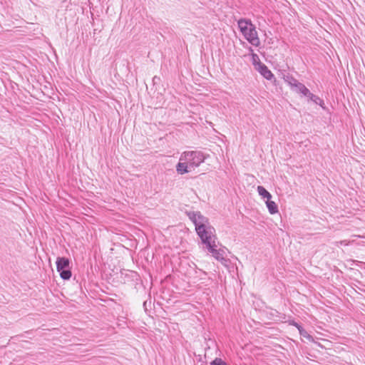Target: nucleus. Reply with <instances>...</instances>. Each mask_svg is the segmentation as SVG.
<instances>
[{"mask_svg": "<svg viewBox=\"0 0 365 365\" xmlns=\"http://www.w3.org/2000/svg\"><path fill=\"white\" fill-rule=\"evenodd\" d=\"M237 24L240 31L242 33L246 40L252 45L258 46L260 43V41L258 38L255 26L252 24L251 20L240 19Z\"/></svg>", "mask_w": 365, "mask_h": 365, "instance_id": "1", "label": "nucleus"}, {"mask_svg": "<svg viewBox=\"0 0 365 365\" xmlns=\"http://www.w3.org/2000/svg\"><path fill=\"white\" fill-rule=\"evenodd\" d=\"M180 160L186 161L191 168H195L205 161V155L199 150L185 151L181 154Z\"/></svg>", "mask_w": 365, "mask_h": 365, "instance_id": "2", "label": "nucleus"}, {"mask_svg": "<svg viewBox=\"0 0 365 365\" xmlns=\"http://www.w3.org/2000/svg\"><path fill=\"white\" fill-rule=\"evenodd\" d=\"M195 231L202 245L205 246V248H211V245H212L217 239L215 229L212 225L206 227H202V226L200 225L199 229H196Z\"/></svg>", "mask_w": 365, "mask_h": 365, "instance_id": "3", "label": "nucleus"}, {"mask_svg": "<svg viewBox=\"0 0 365 365\" xmlns=\"http://www.w3.org/2000/svg\"><path fill=\"white\" fill-rule=\"evenodd\" d=\"M56 269L60 277L64 280H68L71 277L70 269V260L65 257H58L56 259Z\"/></svg>", "mask_w": 365, "mask_h": 365, "instance_id": "4", "label": "nucleus"}, {"mask_svg": "<svg viewBox=\"0 0 365 365\" xmlns=\"http://www.w3.org/2000/svg\"><path fill=\"white\" fill-rule=\"evenodd\" d=\"M189 219L193 222L196 229H199L201 225L202 227H206L211 225L209 220L202 215L200 212H187Z\"/></svg>", "mask_w": 365, "mask_h": 365, "instance_id": "5", "label": "nucleus"}, {"mask_svg": "<svg viewBox=\"0 0 365 365\" xmlns=\"http://www.w3.org/2000/svg\"><path fill=\"white\" fill-rule=\"evenodd\" d=\"M207 251L212 255L213 257H215L216 259L219 261H222L225 259L224 255L225 252L222 249H217V245L215 244V242L211 245L210 247L206 248Z\"/></svg>", "mask_w": 365, "mask_h": 365, "instance_id": "6", "label": "nucleus"}, {"mask_svg": "<svg viewBox=\"0 0 365 365\" xmlns=\"http://www.w3.org/2000/svg\"><path fill=\"white\" fill-rule=\"evenodd\" d=\"M256 70L267 80L271 81L274 78V74L264 63H259Z\"/></svg>", "mask_w": 365, "mask_h": 365, "instance_id": "7", "label": "nucleus"}, {"mask_svg": "<svg viewBox=\"0 0 365 365\" xmlns=\"http://www.w3.org/2000/svg\"><path fill=\"white\" fill-rule=\"evenodd\" d=\"M176 171L180 175L188 173L190 171L191 168L189 166L186 161H179L176 165Z\"/></svg>", "mask_w": 365, "mask_h": 365, "instance_id": "8", "label": "nucleus"}, {"mask_svg": "<svg viewBox=\"0 0 365 365\" xmlns=\"http://www.w3.org/2000/svg\"><path fill=\"white\" fill-rule=\"evenodd\" d=\"M283 79L290 86L291 88L294 87L298 81L294 77H293L292 75L289 73L283 74Z\"/></svg>", "mask_w": 365, "mask_h": 365, "instance_id": "9", "label": "nucleus"}, {"mask_svg": "<svg viewBox=\"0 0 365 365\" xmlns=\"http://www.w3.org/2000/svg\"><path fill=\"white\" fill-rule=\"evenodd\" d=\"M267 207L271 215H274L278 212V207L277 204L270 200L266 201Z\"/></svg>", "mask_w": 365, "mask_h": 365, "instance_id": "10", "label": "nucleus"}, {"mask_svg": "<svg viewBox=\"0 0 365 365\" xmlns=\"http://www.w3.org/2000/svg\"><path fill=\"white\" fill-rule=\"evenodd\" d=\"M257 192L262 198H266L267 200L272 198V195L263 186L259 185Z\"/></svg>", "mask_w": 365, "mask_h": 365, "instance_id": "11", "label": "nucleus"}, {"mask_svg": "<svg viewBox=\"0 0 365 365\" xmlns=\"http://www.w3.org/2000/svg\"><path fill=\"white\" fill-rule=\"evenodd\" d=\"M309 98L312 101H313L314 103L320 106L322 108H325L324 101L322 98H320L319 96L312 93L310 95V96L309 97Z\"/></svg>", "mask_w": 365, "mask_h": 365, "instance_id": "12", "label": "nucleus"}, {"mask_svg": "<svg viewBox=\"0 0 365 365\" xmlns=\"http://www.w3.org/2000/svg\"><path fill=\"white\" fill-rule=\"evenodd\" d=\"M249 50L252 52V54H251L252 62V64L255 66V68L256 70L257 67L258 66V64L259 63H262L260 61V59H259L258 55L255 53H253V50H252V47H250Z\"/></svg>", "mask_w": 365, "mask_h": 365, "instance_id": "13", "label": "nucleus"}, {"mask_svg": "<svg viewBox=\"0 0 365 365\" xmlns=\"http://www.w3.org/2000/svg\"><path fill=\"white\" fill-rule=\"evenodd\" d=\"M210 365H228L225 361H223L221 358H215L213 361L210 362Z\"/></svg>", "mask_w": 365, "mask_h": 365, "instance_id": "14", "label": "nucleus"}, {"mask_svg": "<svg viewBox=\"0 0 365 365\" xmlns=\"http://www.w3.org/2000/svg\"><path fill=\"white\" fill-rule=\"evenodd\" d=\"M301 86L302 87H304V85L299 81H297V83H296V86H294V87H292L291 89L297 93H299L302 91V88H301Z\"/></svg>", "mask_w": 365, "mask_h": 365, "instance_id": "15", "label": "nucleus"}, {"mask_svg": "<svg viewBox=\"0 0 365 365\" xmlns=\"http://www.w3.org/2000/svg\"><path fill=\"white\" fill-rule=\"evenodd\" d=\"M302 91L299 93L302 94L304 96L309 97L312 93L310 91L304 86V87H302Z\"/></svg>", "mask_w": 365, "mask_h": 365, "instance_id": "16", "label": "nucleus"}, {"mask_svg": "<svg viewBox=\"0 0 365 365\" xmlns=\"http://www.w3.org/2000/svg\"><path fill=\"white\" fill-rule=\"evenodd\" d=\"M290 324L294 326L296 328H297V329L299 330V331L302 329L303 330V327L299 324H298L297 322L293 321L292 323H290Z\"/></svg>", "mask_w": 365, "mask_h": 365, "instance_id": "17", "label": "nucleus"}, {"mask_svg": "<svg viewBox=\"0 0 365 365\" xmlns=\"http://www.w3.org/2000/svg\"><path fill=\"white\" fill-rule=\"evenodd\" d=\"M299 334L304 337H310V336L307 334V331L303 328V330L299 331Z\"/></svg>", "mask_w": 365, "mask_h": 365, "instance_id": "18", "label": "nucleus"}]
</instances>
